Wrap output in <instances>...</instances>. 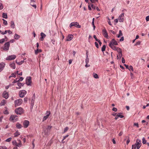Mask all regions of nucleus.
I'll use <instances>...</instances> for the list:
<instances>
[{"label": "nucleus", "instance_id": "1", "mask_svg": "<svg viewBox=\"0 0 149 149\" xmlns=\"http://www.w3.org/2000/svg\"><path fill=\"white\" fill-rule=\"evenodd\" d=\"M10 46V42H7L4 44L3 46L1 48V49L5 51H8L9 49Z\"/></svg>", "mask_w": 149, "mask_h": 149}, {"label": "nucleus", "instance_id": "2", "mask_svg": "<svg viewBox=\"0 0 149 149\" xmlns=\"http://www.w3.org/2000/svg\"><path fill=\"white\" fill-rule=\"evenodd\" d=\"M74 26L78 28H80L81 26L79 24L78 22H71L70 25V27L71 28L72 27Z\"/></svg>", "mask_w": 149, "mask_h": 149}, {"label": "nucleus", "instance_id": "3", "mask_svg": "<svg viewBox=\"0 0 149 149\" xmlns=\"http://www.w3.org/2000/svg\"><path fill=\"white\" fill-rule=\"evenodd\" d=\"M15 112L17 114H21L23 112V110L21 107H19L16 109Z\"/></svg>", "mask_w": 149, "mask_h": 149}, {"label": "nucleus", "instance_id": "4", "mask_svg": "<svg viewBox=\"0 0 149 149\" xmlns=\"http://www.w3.org/2000/svg\"><path fill=\"white\" fill-rule=\"evenodd\" d=\"M22 102V99H20L15 100V107L20 106Z\"/></svg>", "mask_w": 149, "mask_h": 149}, {"label": "nucleus", "instance_id": "5", "mask_svg": "<svg viewBox=\"0 0 149 149\" xmlns=\"http://www.w3.org/2000/svg\"><path fill=\"white\" fill-rule=\"evenodd\" d=\"M135 144L137 149H139L141 146V141L139 139H137Z\"/></svg>", "mask_w": 149, "mask_h": 149}, {"label": "nucleus", "instance_id": "6", "mask_svg": "<svg viewBox=\"0 0 149 149\" xmlns=\"http://www.w3.org/2000/svg\"><path fill=\"white\" fill-rule=\"evenodd\" d=\"M124 13H122L118 17V20L119 22H123L124 21Z\"/></svg>", "mask_w": 149, "mask_h": 149}, {"label": "nucleus", "instance_id": "7", "mask_svg": "<svg viewBox=\"0 0 149 149\" xmlns=\"http://www.w3.org/2000/svg\"><path fill=\"white\" fill-rule=\"evenodd\" d=\"M31 77H27L26 79V84L28 85L29 86L31 85Z\"/></svg>", "mask_w": 149, "mask_h": 149}, {"label": "nucleus", "instance_id": "8", "mask_svg": "<svg viewBox=\"0 0 149 149\" xmlns=\"http://www.w3.org/2000/svg\"><path fill=\"white\" fill-rule=\"evenodd\" d=\"M16 58V56L15 55H10L7 57L6 59L8 60H11L15 59Z\"/></svg>", "mask_w": 149, "mask_h": 149}, {"label": "nucleus", "instance_id": "9", "mask_svg": "<svg viewBox=\"0 0 149 149\" xmlns=\"http://www.w3.org/2000/svg\"><path fill=\"white\" fill-rule=\"evenodd\" d=\"M26 91L24 90L21 91H19V96L21 97H23L24 96V95L26 94Z\"/></svg>", "mask_w": 149, "mask_h": 149}, {"label": "nucleus", "instance_id": "10", "mask_svg": "<svg viewBox=\"0 0 149 149\" xmlns=\"http://www.w3.org/2000/svg\"><path fill=\"white\" fill-rule=\"evenodd\" d=\"M102 32L103 36L107 39H109V36L106 29H103Z\"/></svg>", "mask_w": 149, "mask_h": 149}, {"label": "nucleus", "instance_id": "11", "mask_svg": "<svg viewBox=\"0 0 149 149\" xmlns=\"http://www.w3.org/2000/svg\"><path fill=\"white\" fill-rule=\"evenodd\" d=\"M118 45V43L115 40V39H113L110 41L109 45Z\"/></svg>", "mask_w": 149, "mask_h": 149}, {"label": "nucleus", "instance_id": "12", "mask_svg": "<svg viewBox=\"0 0 149 149\" xmlns=\"http://www.w3.org/2000/svg\"><path fill=\"white\" fill-rule=\"evenodd\" d=\"M29 123V122L27 120H24L23 122V125L24 128H27L28 126Z\"/></svg>", "mask_w": 149, "mask_h": 149}, {"label": "nucleus", "instance_id": "13", "mask_svg": "<svg viewBox=\"0 0 149 149\" xmlns=\"http://www.w3.org/2000/svg\"><path fill=\"white\" fill-rule=\"evenodd\" d=\"M50 113L49 111H47L46 113V115L44 117L43 121L46 120L49 117L50 114Z\"/></svg>", "mask_w": 149, "mask_h": 149}, {"label": "nucleus", "instance_id": "14", "mask_svg": "<svg viewBox=\"0 0 149 149\" xmlns=\"http://www.w3.org/2000/svg\"><path fill=\"white\" fill-rule=\"evenodd\" d=\"M5 65V64L4 62L0 63V72L3 70Z\"/></svg>", "mask_w": 149, "mask_h": 149}, {"label": "nucleus", "instance_id": "15", "mask_svg": "<svg viewBox=\"0 0 149 149\" xmlns=\"http://www.w3.org/2000/svg\"><path fill=\"white\" fill-rule=\"evenodd\" d=\"M73 38V36L72 34H69L67 37L66 41H70Z\"/></svg>", "mask_w": 149, "mask_h": 149}, {"label": "nucleus", "instance_id": "16", "mask_svg": "<svg viewBox=\"0 0 149 149\" xmlns=\"http://www.w3.org/2000/svg\"><path fill=\"white\" fill-rule=\"evenodd\" d=\"M17 117V116L16 115H11L9 119L10 121H13L15 120V118Z\"/></svg>", "mask_w": 149, "mask_h": 149}, {"label": "nucleus", "instance_id": "17", "mask_svg": "<svg viewBox=\"0 0 149 149\" xmlns=\"http://www.w3.org/2000/svg\"><path fill=\"white\" fill-rule=\"evenodd\" d=\"M34 3L35 1L34 0H31L30 5L35 8L36 9V4Z\"/></svg>", "mask_w": 149, "mask_h": 149}, {"label": "nucleus", "instance_id": "18", "mask_svg": "<svg viewBox=\"0 0 149 149\" xmlns=\"http://www.w3.org/2000/svg\"><path fill=\"white\" fill-rule=\"evenodd\" d=\"M3 97L5 99H7L8 97V93L6 91H4L3 94Z\"/></svg>", "mask_w": 149, "mask_h": 149}, {"label": "nucleus", "instance_id": "19", "mask_svg": "<svg viewBox=\"0 0 149 149\" xmlns=\"http://www.w3.org/2000/svg\"><path fill=\"white\" fill-rule=\"evenodd\" d=\"M41 37L40 38V39L42 41L43 40V39L46 36V35L45 34L43 33H40Z\"/></svg>", "mask_w": 149, "mask_h": 149}, {"label": "nucleus", "instance_id": "20", "mask_svg": "<svg viewBox=\"0 0 149 149\" xmlns=\"http://www.w3.org/2000/svg\"><path fill=\"white\" fill-rule=\"evenodd\" d=\"M9 65L10 67L13 69H15L16 68L15 64L14 62L11 63Z\"/></svg>", "mask_w": 149, "mask_h": 149}, {"label": "nucleus", "instance_id": "21", "mask_svg": "<svg viewBox=\"0 0 149 149\" xmlns=\"http://www.w3.org/2000/svg\"><path fill=\"white\" fill-rule=\"evenodd\" d=\"M116 51H117V52H118V54H119V55L121 56V54H122V51L120 48L119 47H118L116 49Z\"/></svg>", "mask_w": 149, "mask_h": 149}, {"label": "nucleus", "instance_id": "22", "mask_svg": "<svg viewBox=\"0 0 149 149\" xmlns=\"http://www.w3.org/2000/svg\"><path fill=\"white\" fill-rule=\"evenodd\" d=\"M20 37V36L18 35L17 34L15 33V34L14 36V38L15 40H18L19 39Z\"/></svg>", "mask_w": 149, "mask_h": 149}, {"label": "nucleus", "instance_id": "23", "mask_svg": "<svg viewBox=\"0 0 149 149\" xmlns=\"http://www.w3.org/2000/svg\"><path fill=\"white\" fill-rule=\"evenodd\" d=\"M18 141L19 142V143H17L16 146H17L20 147H21L22 146V144L21 143V141L20 140H18Z\"/></svg>", "mask_w": 149, "mask_h": 149}, {"label": "nucleus", "instance_id": "24", "mask_svg": "<svg viewBox=\"0 0 149 149\" xmlns=\"http://www.w3.org/2000/svg\"><path fill=\"white\" fill-rule=\"evenodd\" d=\"M109 45V46L110 47H111V48H112L114 50H116V49L118 48L117 47H116L115 45Z\"/></svg>", "mask_w": 149, "mask_h": 149}, {"label": "nucleus", "instance_id": "25", "mask_svg": "<svg viewBox=\"0 0 149 149\" xmlns=\"http://www.w3.org/2000/svg\"><path fill=\"white\" fill-rule=\"evenodd\" d=\"M10 27L11 28L14 29L15 27V25L14 22L13 21H11L10 23Z\"/></svg>", "mask_w": 149, "mask_h": 149}, {"label": "nucleus", "instance_id": "26", "mask_svg": "<svg viewBox=\"0 0 149 149\" xmlns=\"http://www.w3.org/2000/svg\"><path fill=\"white\" fill-rule=\"evenodd\" d=\"M16 127L18 129H20L22 127V125L19 123H17L16 124Z\"/></svg>", "mask_w": 149, "mask_h": 149}, {"label": "nucleus", "instance_id": "27", "mask_svg": "<svg viewBox=\"0 0 149 149\" xmlns=\"http://www.w3.org/2000/svg\"><path fill=\"white\" fill-rule=\"evenodd\" d=\"M18 86L19 87V88L16 87L17 88L20 89L21 88V86H23L24 85V84L21 83H18L17 84Z\"/></svg>", "mask_w": 149, "mask_h": 149}, {"label": "nucleus", "instance_id": "28", "mask_svg": "<svg viewBox=\"0 0 149 149\" xmlns=\"http://www.w3.org/2000/svg\"><path fill=\"white\" fill-rule=\"evenodd\" d=\"M20 134V133L18 131H17L14 134V135L15 137H16Z\"/></svg>", "mask_w": 149, "mask_h": 149}, {"label": "nucleus", "instance_id": "29", "mask_svg": "<svg viewBox=\"0 0 149 149\" xmlns=\"http://www.w3.org/2000/svg\"><path fill=\"white\" fill-rule=\"evenodd\" d=\"M2 17L5 19L7 18V14L6 13H3L2 14Z\"/></svg>", "mask_w": 149, "mask_h": 149}, {"label": "nucleus", "instance_id": "30", "mask_svg": "<svg viewBox=\"0 0 149 149\" xmlns=\"http://www.w3.org/2000/svg\"><path fill=\"white\" fill-rule=\"evenodd\" d=\"M42 52V50L41 49H39L38 48L35 51V54H37L39 52Z\"/></svg>", "mask_w": 149, "mask_h": 149}, {"label": "nucleus", "instance_id": "31", "mask_svg": "<svg viewBox=\"0 0 149 149\" xmlns=\"http://www.w3.org/2000/svg\"><path fill=\"white\" fill-rule=\"evenodd\" d=\"M123 35V34L122 32V31L121 30H119V34L117 35V37L118 38H119L120 36H122Z\"/></svg>", "mask_w": 149, "mask_h": 149}, {"label": "nucleus", "instance_id": "32", "mask_svg": "<svg viewBox=\"0 0 149 149\" xmlns=\"http://www.w3.org/2000/svg\"><path fill=\"white\" fill-rule=\"evenodd\" d=\"M16 62L17 64H18L19 65H20L23 63L24 62V61H21L18 62L17 61H16Z\"/></svg>", "mask_w": 149, "mask_h": 149}, {"label": "nucleus", "instance_id": "33", "mask_svg": "<svg viewBox=\"0 0 149 149\" xmlns=\"http://www.w3.org/2000/svg\"><path fill=\"white\" fill-rule=\"evenodd\" d=\"M34 97L31 100V106L32 107V108L34 104Z\"/></svg>", "mask_w": 149, "mask_h": 149}, {"label": "nucleus", "instance_id": "34", "mask_svg": "<svg viewBox=\"0 0 149 149\" xmlns=\"http://www.w3.org/2000/svg\"><path fill=\"white\" fill-rule=\"evenodd\" d=\"M93 77L94 78H95V79H98L99 78L97 74H96L95 73H93Z\"/></svg>", "mask_w": 149, "mask_h": 149}, {"label": "nucleus", "instance_id": "35", "mask_svg": "<svg viewBox=\"0 0 149 149\" xmlns=\"http://www.w3.org/2000/svg\"><path fill=\"white\" fill-rule=\"evenodd\" d=\"M16 73H12L11 75V76L9 77V78H10L11 77H13L15 78L16 77Z\"/></svg>", "mask_w": 149, "mask_h": 149}, {"label": "nucleus", "instance_id": "36", "mask_svg": "<svg viewBox=\"0 0 149 149\" xmlns=\"http://www.w3.org/2000/svg\"><path fill=\"white\" fill-rule=\"evenodd\" d=\"M105 49H106V46L105 45H104L102 47V49H101L102 51V52H104V51H105Z\"/></svg>", "mask_w": 149, "mask_h": 149}, {"label": "nucleus", "instance_id": "37", "mask_svg": "<svg viewBox=\"0 0 149 149\" xmlns=\"http://www.w3.org/2000/svg\"><path fill=\"white\" fill-rule=\"evenodd\" d=\"M118 117H120V118H123V117L124 116L122 114V113H119L117 114Z\"/></svg>", "mask_w": 149, "mask_h": 149}, {"label": "nucleus", "instance_id": "38", "mask_svg": "<svg viewBox=\"0 0 149 149\" xmlns=\"http://www.w3.org/2000/svg\"><path fill=\"white\" fill-rule=\"evenodd\" d=\"M128 69L130 71L131 70L132 71H134L133 68V67L131 65H130L129 66Z\"/></svg>", "mask_w": 149, "mask_h": 149}, {"label": "nucleus", "instance_id": "39", "mask_svg": "<svg viewBox=\"0 0 149 149\" xmlns=\"http://www.w3.org/2000/svg\"><path fill=\"white\" fill-rule=\"evenodd\" d=\"M5 100H3L1 102L0 104L1 106H3L5 105Z\"/></svg>", "mask_w": 149, "mask_h": 149}, {"label": "nucleus", "instance_id": "40", "mask_svg": "<svg viewBox=\"0 0 149 149\" xmlns=\"http://www.w3.org/2000/svg\"><path fill=\"white\" fill-rule=\"evenodd\" d=\"M12 143L13 145L16 146L17 143L15 140L13 141Z\"/></svg>", "mask_w": 149, "mask_h": 149}, {"label": "nucleus", "instance_id": "41", "mask_svg": "<svg viewBox=\"0 0 149 149\" xmlns=\"http://www.w3.org/2000/svg\"><path fill=\"white\" fill-rule=\"evenodd\" d=\"M12 140V138L10 137L6 140V141L7 142H10Z\"/></svg>", "mask_w": 149, "mask_h": 149}, {"label": "nucleus", "instance_id": "42", "mask_svg": "<svg viewBox=\"0 0 149 149\" xmlns=\"http://www.w3.org/2000/svg\"><path fill=\"white\" fill-rule=\"evenodd\" d=\"M142 143L143 144H145L146 143V141L144 137L142 139Z\"/></svg>", "mask_w": 149, "mask_h": 149}, {"label": "nucleus", "instance_id": "43", "mask_svg": "<svg viewBox=\"0 0 149 149\" xmlns=\"http://www.w3.org/2000/svg\"><path fill=\"white\" fill-rule=\"evenodd\" d=\"M89 62V59L88 57H86L85 59L86 63H88Z\"/></svg>", "mask_w": 149, "mask_h": 149}, {"label": "nucleus", "instance_id": "44", "mask_svg": "<svg viewBox=\"0 0 149 149\" xmlns=\"http://www.w3.org/2000/svg\"><path fill=\"white\" fill-rule=\"evenodd\" d=\"M0 149H7V148L5 146H0Z\"/></svg>", "mask_w": 149, "mask_h": 149}, {"label": "nucleus", "instance_id": "45", "mask_svg": "<svg viewBox=\"0 0 149 149\" xmlns=\"http://www.w3.org/2000/svg\"><path fill=\"white\" fill-rule=\"evenodd\" d=\"M119 55H120L119 54H118V55H117V59H120V58L122 56V54H121V56H120Z\"/></svg>", "mask_w": 149, "mask_h": 149}, {"label": "nucleus", "instance_id": "46", "mask_svg": "<svg viewBox=\"0 0 149 149\" xmlns=\"http://www.w3.org/2000/svg\"><path fill=\"white\" fill-rule=\"evenodd\" d=\"M5 41V39L3 38L0 40V44L3 43Z\"/></svg>", "mask_w": 149, "mask_h": 149}, {"label": "nucleus", "instance_id": "47", "mask_svg": "<svg viewBox=\"0 0 149 149\" xmlns=\"http://www.w3.org/2000/svg\"><path fill=\"white\" fill-rule=\"evenodd\" d=\"M68 130V127H66L64 130V133L66 132Z\"/></svg>", "mask_w": 149, "mask_h": 149}, {"label": "nucleus", "instance_id": "48", "mask_svg": "<svg viewBox=\"0 0 149 149\" xmlns=\"http://www.w3.org/2000/svg\"><path fill=\"white\" fill-rule=\"evenodd\" d=\"M136 144L132 145V149H136Z\"/></svg>", "mask_w": 149, "mask_h": 149}, {"label": "nucleus", "instance_id": "49", "mask_svg": "<svg viewBox=\"0 0 149 149\" xmlns=\"http://www.w3.org/2000/svg\"><path fill=\"white\" fill-rule=\"evenodd\" d=\"M3 24L5 25H6L7 24V21H6V20L4 19H3Z\"/></svg>", "mask_w": 149, "mask_h": 149}, {"label": "nucleus", "instance_id": "50", "mask_svg": "<svg viewBox=\"0 0 149 149\" xmlns=\"http://www.w3.org/2000/svg\"><path fill=\"white\" fill-rule=\"evenodd\" d=\"M90 5L91 6L92 8L93 9L95 10V9L96 7L95 6H94L93 4H91Z\"/></svg>", "mask_w": 149, "mask_h": 149}, {"label": "nucleus", "instance_id": "51", "mask_svg": "<svg viewBox=\"0 0 149 149\" xmlns=\"http://www.w3.org/2000/svg\"><path fill=\"white\" fill-rule=\"evenodd\" d=\"M95 46L97 48H99V45H98V43L97 42H95Z\"/></svg>", "mask_w": 149, "mask_h": 149}, {"label": "nucleus", "instance_id": "52", "mask_svg": "<svg viewBox=\"0 0 149 149\" xmlns=\"http://www.w3.org/2000/svg\"><path fill=\"white\" fill-rule=\"evenodd\" d=\"M3 113L5 114H8V112L7 110H6L4 111Z\"/></svg>", "mask_w": 149, "mask_h": 149}, {"label": "nucleus", "instance_id": "53", "mask_svg": "<svg viewBox=\"0 0 149 149\" xmlns=\"http://www.w3.org/2000/svg\"><path fill=\"white\" fill-rule=\"evenodd\" d=\"M134 125L135 126H136L138 128L139 127V124L137 123H134Z\"/></svg>", "mask_w": 149, "mask_h": 149}, {"label": "nucleus", "instance_id": "54", "mask_svg": "<svg viewBox=\"0 0 149 149\" xmlns=\"http://www.w3.org/2000/svg\"><path fill=\"white\" fill-rule=\"evenodd\" d=\"M91 2L92 3H95L96 1L97 2L98 0H90Z\"/></svg>", "mask_w": 149, "mask_h": 149}, {"label": "nucleus", "instance_id": "55", "mask_svg": "<svg viewBox=\"0 0 149 149\" xmlns=\"http://www.w3.org/2000/svg\"><path fill=\"white\" fill-rule=\"evenodd\" d=\"M146 19L147 22L149 21V16H148L146 17Z\"/></svg>", "mask_w": 149, "mask_h": 149}, {"label": "nucleus", "instance_id": "56", "mask_svg": "<svg viewBox=\"0 0 149 149\" xmlns=\"http://www.w3.org/2000/svg\"><path fill=\"white\" fill-rule=\"evenodd\" d=\"M18 79H17L16 78V79H15L14 81H13V83H16V82H18V81H18Z\"/></svg>", "mask_w": 149, "mask_h": 149}, {"label": "nucleus", "instance_id": "57", "mask_svg": "<svg viewBox=\"0 0 149 149\" xmlns=\"http://www.w3.org/2000/svg\"><path fill=\"white\" fill-rule=\"evenodd\" d=\"M3 8V7L2 3H0V10L2 9Z\"/></svg>", "mask_w": 149, "mask_h": 149}, {"label": "nucleus", "instance_id": "58", "mask_svg": "<svg viewBox=\"0 0 149 149\" xmlns=\"http://www.w3.org/2000/svg\"><path fill=\"white\" fill-rule=\"evenodd\" d=\"M23 79V78L22 77H21L19 79H18V81H22Z\"/></svg>", "mask_w": 149, "mask_h": 149}, {"label": "nucleus", "instance_id": "59", "mask_svg": "<svg viewBox=\"0 0 149 149\" xmlns=\"http://www.w3.org/2000/svg\"><path fill=\"white\" fill-rule=\"evenodd\" d=\"M42 134L44 136L47 135V133L45 132V131L43 132H42Z\"/></svg>", "mask_w": 149, "mask_h": 149}, {"label": "nucleus", "instance_id": "60", "mask_svg": "<svg viewBox=\"0 0 149 149\" xmlns=\"http://www.w3.org/2000/svg\"><path fill=\"white\" fill-rule=\"evenodd\" d=\"M108 20H109V21H108V24H109L110 25H111V26L112 25V24L111 23V22H110V19H109V18H108Z\"/></svg>", "mask_w": 149, "mask_h": 149}, {"label": "nucleus", "instance_id": "61", "mask_svg": "<svg viewBox=\"0 0 149 149\" xmlns=\"http://www.w3.org/2000/svg\"><path fill=\"white\" fill-rule=\"evenodd\" d=\"M122 63H124L125 62V61L123 58H122Z\"/></svg>", "mask_w": 149, "mask_h": 149}, {"label": "nucleus", "instance_id": "62", "mask_svg": "<svg viewBox=\"0 0 149 149\" xmlns=\"http://www.w3.org/2000/svg\"><path fill=\"white\" fill-rule=\"evenodd\" d=\"M112 110L114 111H116L117 109L116 108L114 107L112 109Z\"/></svg>", "mask_w": 149, "mask_h": 149}, {"label": "nucleus", "instance_id": "63", "mask_svg": "<svg viewBox=\"0 0 149 149\" xmlns=\"http://www.w3.org/2000/svg\"><path fill=\"white\" fill-rule=\"evenodd\" d=\"M124 38L123 37H122L120 39V41H123L124 40Z\"/></svg>", "mask_w": 149, "mask_h": 149}, {"label": "nucleus", "instance_id": "64", "mask_svg": "<svg viewBox=\"0 0 149 149\" xmlns=\"http://www.w3.org/2000/svg\"><path fill=\"white\" fill-rule=\"evenodd\" d=\"M93 37L95 39V40L97 41V40H99L97 39V37H96V36L95 35H94L93 36Z\"/></svg>", "mask_w": 149, "mask_h": 149}]
</instances>
